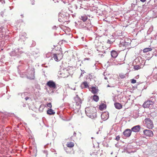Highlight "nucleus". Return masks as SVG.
<instances>
[{
    "instance_id": "f257e3e1",
    "label": "nucleus",
    "mask_w": 157,
    "mask_h": 157,
    "mask_svg": "<svg viewBox=\"0 0 157 157\" xmlns=\"http://www.w3.org/2000/svg\"><path fill=\"white\" fill-rule=\"evenodd\" d=\"M73 68L71 67H68L59 72V76L61 77L65 78L67 77L71 74V71Z\"/></svg>"
},
{
    "instance_id": "f03ea898",
    "label": "nucleus",
    "mask_w": 157,
    "mask_h": 157,
    "mask_svg": "<svg viewBox=\"0 0 157 157\" xmlns=\"http://www.w3.org/2000/svg\"><path fill=\"white\" fill-rule=\"evenodd\" d=\"M85 113L87 116L91 118H94L96 116V110L94 108L88 107L85 108Z\"/></svg>"
},
{
    "instance_id": "7ed1b4c3",
    "label": "nucleus",
    "mask_w": 157,
    "mask_h": 157,
    "mask_svg": "<svg viewBox=\"0 0 157 157\" xmlns=\"http://www.w3.org/2000/svg\"><path fill=\"white\" fill-rule=\"evenodd\" d=\"M74 100L75 101L74 109L75 112H78L81 108L82 101L78 95H76V96L74 97Z\"/></svg>"
},
{
    "instance_id": "20e7f679",
    "label": "nucleus",
    "mask_w": 157,
    "mask_h": 157,
    "mask_svg": "<svg viewBox=\"0 0 157 157\" xmlns=\"http://www.w3.org/2000/svg\"><path fill=\"white\" fill-rule=\"evenodd\" d=\"M141 62L139 58H136L135 59V61L137 63L136 65H135L134 67V68L135 70H138L142 68L145 63V62L144 61H143L141 60V58L140 57Z\"/></svg>"
},
{
    "instance_id": "39448f33",
    "label": "nucleus",
    "mask_w": 157,
    "mask_h": 157,
    "mask_svg": "<svg viewBox=\"0 0 157 157\" xmlns=\"http://www.w3.org/2000/svg\"><path fill=\"white\" fill-rule=\"evenodd\" d=\"M63 56L61 48H59V50L57 51L56 53L53 55V57L54 59L57 61H60L63 57Z\"/></svg>"
},
{
    "instance_id": "423d86ee",
    "label": "nucleus",
    "mask_w": 157,
    "mask_h": 157,
    "mask_svg": "<svg viewBox=\"0 0 157 157\" xmlns=\"http://www.w3.org/2000/svg\"><path fill=\"white\" fill-rule=\"evenodd\" d=\"M27 78L30 79H33L35 78V71L34 68L30 69L29 68L27 70Z\"/></svg>"
},
{
    "instance_id": "0eeeda50",
    "label": "nucleus",
    "mask_w": 157,
    "mask_h": 157,
    "mask_svg": "<svg viewBox=\"0 0 157 157\" xmlns=\"http://www.w3.org/2000/svg\"><path fill=\"white\" fill-rule=\"evenodd\" d=\"M155 99H154V101H151L150 100H148L144 102L143 105V106L145 108H151L153 106V105L154 103V101Z\"/></svg>"
},
{
    "instance_id": "6e6552de",
    "label": "nucleus",
    "mask_w": 157,
    "mask_h": 157,
    "mask_svg": "<svg viewBox=\"0 0 157 157\" xmlns=\"http://www.w3.org/2000/svg\"><path fill=\"white\" fill-rule=\"evenodd\" d=\"M146 125L149 129H152L154 127L153 122L150 118H147L145 120Z\"/></svg>"
},
{
    "instance_id": "1a4fd4ad",
    "label": "nucleus",
    "mask_w": 157,
    "mask_h": 157,
    "mask_svg": "<svg viewBox=\"0 0 157 157\" xmlns=\"http://www.w3.org/2000/svg\"><path fill=\"white\" fill-rule=\"evenodd\" d=\"M46 84L50 88L56 90V83L52 80H50L47 82Z\"/></svg>"
},
{
    "instance_id": "9d476101",
    "label": "nucleus",
    "mask_w": 157,
    "mask_h": 157,
    "mask_svg": "<svg viewBox=\"0 0 157 157\" xmlns=\"http://www.w3.org/2000/svg\"><path fill=\"white\" fill-rule=\"evenodd\" d=\"M144 133L146 136L152 137L153 136V133L151 130L145 129L144 130Z\"/></svg>"
},
{
    "instance_id": "9b49d317",
    "label": "nucleus",
    "mask_w": 157,
    "mask_h": 157,
    "mask_svg": "<svg viewBox=\"0 0 157 157\" xmlns=\"http://www.w3.org/2000/svg\"><path fill=\"white\" fill-rule=\"evenodd\" d=\"M59 21L60 22H63L65 21L67 19L66 16L61 13H59Z\"/></svg>"
},
{
    "instance_id": "f8f14e48",
    "label": "nucleus",
    "mask_w": 157,
    "mask_h": 157,
    "mask_svg": "<svg viewBox=\"0 0 157 157\" xmlns=\"http://www.w3.org/2000/svg\"><path fill=\"white\" fill-rule=\"evenodd\" d=\"M132 131L129 129H127L123 132V134L124 136L126 137H129L131 134Z\"/></svg>"
},
{
    "instance_id": "ddd939ff",
    "label": "nucleus",
    "mask_w": 157,
    "mask_h": 157,
    "mask_svg": "<svg viewBox=\"0 0 157 157\" xmlns=\"http://www.w3.org/2000/svg\"><path fill=\"white\" fill-rule=\"evenodd\" d=\"M19 48L15 49L14 51H12L10 53V55L11 56H15L19 54H21L22 52L19 51Z\"/></svg>"
},
{
    "instance_id": "4468645a",
    "label": "nucleus",
    "mask_w": 157,
    "mask_h": 157,
    "mask_svg": "<svg viewBox=\"0 0 157 157\" xmlns=\"http://www.w3.org/2000/svg\"><path fill=\"white\" fill-rule=\"evenodd\" d=\"M140 126L139 125L135 126L132 127L131 129L132 131L137 132L140 131Z\"/></svg>"
},
{
    "instance_id": "2eb2a0df",
    "label": "nucleus",
    "mask_w": 157,
    "mask_h": 157,
    "mask_svg": "<svg viewBox=\"0 0 157 157\" xmlns=\"http://www.w3.org/2000/svg\"><path fill=\"white\" fill-rule=\"evenodd\" d=\"M89 90L94 94H96L98 92V87L96 86H92L89 88Z\"/></svg>"
},
{
    "instance_id": "dca6fc26",
    "label": "nucleus",
    "mask_w": 157,
    "mask_h": 157,
    "mask_svg": "<svg viewBox=\"0 0 157 157\" xmlns=\"http://www.w3.org/2000/svg\"><path fill=\"white\" fill-rule=\"evenodd\" d=\"M111 57L113 58H115L118 55L117 52L114 50H113L111 52Z\"/></svg>"
},
{
    "instance_id": "f3484780",
    "label": "nucleus",
    "mask_w": 157,
    "mask_h": 157,
    "mask_svg": "<svg viewBox=\"0 0 157 157\" xmlns=\"http://www.w3.org/2000/svg\"><path fill=\"white\" fill-rule=\"evenodd\" d=\"M97 51H98V55L100 57H102L104 56V54L105 53V52L104 51H101L99 49H97Z\"/></svg>"
},
{
    "instance_id": "a211bd4d",
    "label": "nucleus",
    "mask_w": 157,
    "mask_h": 157,
    "mask_svg": "<svg viewBox=\"0 0 157 157\" xmlns=\"http://www.w3.org/2000/svg\"><path fill=\"white\" fill-rule=\"evenodd\" d=\"M81 87L82 89L84 88H87L89 87V85L87 82H83L82 83L81 85Z\"/></svg>"
},
{
    "instance_id": "6ab92c4d",
    "label": "nucleus",
    "mask_w": 157,
    "mask_h": 157,
    "mask_svg": "<svg viewBox=\"0 0 157 157\" xmlns=\"http://www.w3.org/2000/svg\"><path fill=\"white\" fill-rule=\"evenodd\" d=\"M115 108L117 109H120L122 107V105L121 104L119 103L116 102L114 104Z\"/></svg>"
},
{
    "instance_id": "aec40b11",
    "label": "nucleus",
    "mask_w": 157,
    "mask_h": 157,
    "mask_svg": "<svg viewBox=\"0 0 157 157\" xmlns=\"http://www.w3.org/2000/svg\"><path fill=\"white\" fill-rule=\"evenodd\" d=\"M79 18L83 22H85L88 19V17L85 14L82 16H81Z\"/></svg>"
},
{
    "instance_id": "412c9836",
    "label": "nucleus",
    "mask_w": 157,
    "mask_h": 157,
    "mask_svg": "<svg viewBox=\"0 0 157 157\" xmlns=\"http://www.w3.org/2000/svg\"><path fill=\"white\" fill-rule=\"evenodd\" d=\"M21 97L22 98H25L26 96L30 95L29 93H28L27 92H25L22 93H21Z\"/></svg>"
},
{
    "instance_id": "4be33fe9",
    "label": "nucleus",
    "mask_w": 157,
    "mask_h": 157,
    "mask_svg": "<svg viewBox=\"0 0 157 157\" xmlns=\"http://www.w3.org/2000/svg\"><path fill=\"white\" fill-rule=\"evenodd\" d=\"M47 113L49 115H53L55 114V112L52 109H50L47 110Z\"/></svg>"
},
{
    "instance_id": "5701e85b",
    "label": "nucleus",
    "mask_w": 157,
    "mask_h": 157,
    "mask_svg": "<svg viewBox=\"0 0 157 157\" xmlns=\"http://www.w3.org/2000/svg\"><path fill=\"white\" fill-rule=\"evenodd\" d=\"M67 146L68 147H72L74 146V144L72 142H69L67 143Z\"/></svg>"
},
{
    "instance_id": "b1692460",
    "label": "nucleus",
    "mask_w": 157,
    "mask_h": 157,
    "mask_svg": "<svg viewBox=\"0 0 157 157\" xmlns=\"http://www.w3.org/2000/svg\"><path fill=\"white\" fill-rule=\"evenodd\" d=\"M152 50V49L151 48H146L143 49V52L144 53H146L149 51H151Z\"/></svg>"
},
{
    "instance_id": "393cba45",
    "label": "nucleus",
    "mask_w": 157,
    "mask_h": 157,
    "mask_svg": "<svg viewBox=\"0 0 157 157\" xmlns=\"http://www.w3.org/2000/svg\"><path fill=\"white\" fill-rule=\"evenodd\" d=\"M120 45L121 46H122L125 47H126L128 46V43L126 42H122L121 43Z\"/></svg>"
},
{
    "instance_id": "a878e982",
    "label": "nucleus",
    "mask_w": 157,
    "mask_h": 157,
    "mask_svg": "<svg viewBox=\"0 0 157 157\" xmlns=\"http://www.w3.org/2000/svg\"><path fill=\"white\" fill-rule=\"evenodd\" d=\"M93 99L95 101L97 102L99 100V97L98 96L94 95L93 96Z\"/></svg>"
},
{
    "instance_id": "bb28decb",
    "label": "nucleus",
    "mask_w": 157,
    "mask_h": 157,
    "mask_svg": "<svg viewBox=\"0 0 157 157\" xmlns=\"http://www.w3.org/2000/svg\"><path fill=\"white\" fill-rule=\"evenodd\" d=\"M47 106L49 108H51L52 107V104H51V103L50 102H49V103H48L47 104Z\"/></svg>"
},
{
    "instance_id": "cd10ccee",
    "label": "nucleus",
    "mask_w": 157,
    "mask_h": 157,
    "mask_svg": "<svg viewBox=\"0 0 157 157\" xmlns=\"http://www.w3.org/2000/svg\"><path fill=\"white\" fill-rule=\"evenodd\" d=\"M30 96V95H28V96H26L25 98H24L25 100L27 101L29 98Z\"/></svg>"
},
{
    "instance_id": "c85d7f7f",
    "label": "nucleus",
    "mask_w": 157,
    "mask_h": 157,
    "mask_svg": "<svg viewBox=\"0 0 157 157\" xmlns=\"http://www.w3.org/2000/svg\"><path fill=\"white\" fill-rule=\"evenodd\" d=\"M136 82V80L134 79H132L131 81V83H135Z\"/></svg>"
},
{
    "instance_id": "c756f323",
    "label": "nucleus",
    "mask_w": 157,
    "mask_h": 157,
    "mask_svg": "<svg viewBox=\"0 0 157 157\" xmlns=\"http://www.w3.org/2000/svg\"><path fill=\"white\" fill-rule=\"evenodd\" d=\"M120 139V137L119 136H116L115 140H116L117 141H118Z\"/></svg>"
},
{
    "instance_id": "7c9ffc66",
    "label": "nucleus",
    "mask_w": 157,
    "mask_h": 157,
    "mask_svg": "<svg viewBox=\"0 0 157 157\" xmlns=\"http://www.w3.org/2000/svg\"><path fill=\"white\" fill-rule=\"evenodd\" d=\"M112 42L111 41L109 40H108L107 41V43L109 44H112Z\"/></svg>"
},
{
    "instance_id": "2f4dec72",
    "label": "nucleus",
    "mask_w": 157,
    "mask_h": 157,
    "mask_svg": "<svg viewBox=\"0 0 157 157\" xmlns=\"http://www.w3.org/2000/svg\"><path fill=\"white\" fill-rule=\"evenodd\" d=\"M90 59V58H86L84 59V61H85L86 60H89Z\"/></svg>"
},
{
    "instance_id": "473e14b6",
    "label": "nucleus",
    "mask_w": 157,
    "mask_h": 157,
    "mask_svg": "<svg viewBox=\"0 0 157 157\" xmlns=\"http://www.w3.org/2000/svg\"><path fill=\"white\" fill-rule=\"evenodd\" d=\"M31 4L32 5H34V2L35 1L34 0H32L31 1Z\"/></svg>"
},
{
    "instance_id": "72a5a7b5",
    "label": "nucleus",
    "mask_w": 157,
    "mask_h": 157,
    "mask_svg": "<svg viewBox=\"0 0 157 157\" xmlns=\"http://www.w3.org/2000/svg\"><path fill=\"white\" fill-rule=\"evenodd\" d=\"M84 73L85 71H82V72L81 73V75H82Z\"/></svg>"
},
{
    "instance_id": "f704fd0d",
    "label": "nucleus",
    "mask_w": 157,
    "mask_h": 157,
    "mask_svg": "<svg viewBox=\"0 0 157 157\" xmlns=\"http://www.w3.org/2000/svg\"><path fill=\"white\" fill-rule=\"evenodd\" d=\"M105 72L104 73V78L105 79H107V77H105Z\"/></svg>"
},
{
    "instance_id": "c9c22d12",
    "label": "nucleus",
    "mask_w": 157,
    "mask_h": 157,
    "mask_svg": "<svg viewBox=\"0 0 157 157\" xmlns=\"http://www.w3.org/2000/svg\"><path fill=\"white\" fill-rule=\"evenodd\" d=\"M104 106H105V105H101V106H100V109H103V108H102V106H103V107H104Z\"/></svg>"
},
{
    "instance_id": "e433bc0d",
    "label": "nucleus",
    "mask_w": 157,
    "mask_h": 157,
    "mask_svg": "<svg viewBox=\"0 0 157 157\" xmlns=\"http://www.w3.org/2000/svg\"><path fill=\"white\" fill-rule=\"evenodd\" d=\"M107 87H113V86H110L109 85H108L107 86Z\"/></svg>"
},
{
    "instance_id": "4c0bfd02",
    "label": "nucleus",
    "mask_w": 157,
    "mask_h": 157,
    "mask_svg": "<svg viewBox=\"0 0 157 157\" xmlns=\"http://www.w3.org/2000/svg\"><path fill=\"white\" fill-rule=\"evenodd\" d=\"M26 105L25 104H23L22 106L23 107H25L26 106Z\"/></svg>"
},
{
    "instance_id": "58836bf2",
    "label": "nucleus",
    "mask_w": 157,
    "mask_h": 157,
    "mask_svg": "<svg viewBox=\"0 0 157 157\" xmlns=\"http://www.w3.org/2000/svg\"><path fill=\"white\" fill-rule=\"evenodd\" d=\"M140 1L142 2H144L146 1V0H140Z\"/></svg>"
},
{
    "instance_id": "ea45409f",
    "label": "nucleus",
    "mask_w": 157,
    "mask_h": 157,
    "mask_svg": "<svg viewBox=\"0 0 157 157\" xmlns=\"http://www.w3.org/2000/svg\"><path fill=\"white\" fill-rule=\"evenodd\" d=\"M2 27H1V26H0V32L1 31H2Z\"/></svg>"
},
{
    "instance_id": "a19ab883",
    "label": "nucleus",
    "mask_w": 157,
    "mask_h": 157,
    "mask_svg": "<svg viewBox=\"0 0 157 157\" xmlns=\"http://www.w3.org/2000/svg\"><path fill=\"white\" fill-rule=\"evenodd\" d=\"M104 113H103V114H102L101 115V117H102V118H103V116H104Z\"/></svg>"
},
{
    "instance_id": "79ce46f5",
    "label": "nucleus",
    "mask_w": 157,
    "mask_h": 157,
    "mask_svg": "<svg viewBox=\"0 0 157 157\" xmlns=\"http://www.w3.org/2000/svg\"><path fill=\"white\" fill-rule=\"evenodd\" d=\"M76 133L75 132H74V136H75L76 135Z\"/></svg>"
},
{
    "instance_id": "37998d69",
    "label": "nucleus",
    "mask_w": 157,
    "mask_h": 157,
    "mask_svg": "<svg viewBox=\"0 0 157 157\" xmlns=\"http://www.w3.org/2000/svg\"><path fill=\"white\" fill-rule=\"evenodd\" d=\"M74 6H75V7L76 9H77V5H74Z\"/></svg>"
},
{
    "instance_id": "c03bdc74",
    "label": "nucleus",
    "mask_w": 157,
    "mask_h": 157,
    "mask_svg": "<svg viewBox=\"0 0 157 157\" xmlns=\"http://www.w3.org/2000/svg\"><path fill=\"white\" fill-rule=\"evenodd\" d=\"M154 77L155 78L156 80H157V74L156 75H155Z\"/></svg>"
},
{
    "instance_id": "a18cd8bd",
    "label": "nucleus",
    "mask_w": 157,
    "mask_h": 157,
    "mask_svg": "<svg viewBox=\"0 0 157 157\" xmlns=\"http://www.w3.org/2000/svg\"><path fill=\"white\" fill-rule=\"evenodd\" d=\"M139 77V75H137L136 77V78H138Z\"/></svg>"
},
{
    "instance_id": "49530a36",
    "label": "nucleus",
    "mask_w": 157,
    "mask_h": 157,
    "mask_svg": "<svg viewBox=\"0 0 157 157\" xmlns=\"http://www.w3.org/2000/svg\"><path fill=\"white\" fill-rule=\"evenodd\" d=\"M56 26H54L53 27V29H55V28H56Z\"/></svg>"
},
{
    "instance_id": "de8ad7c7",
    "label": "nucleus",
    "mask_w": 157,
    "mask_h": 157,
    "mask_svg": "<svg viewBox=\"0 0 157 157\" xmlns=\"http://www.w3.org/2000/svg\"><path fill=\"white\" fill-rule=\"evenodd\" d=\"M2 14H3V13L2 12H1V15L2 16H2Z\"/></svg>"
},
{
    "instance_id": "09e8293b",
    "label": "nucleus",
    "mask_w": 157,
    "mask_h": 157,
    "mask_svg": "<svg viewBox=\"0 0 157 157\" xmlns=\"http://www.w3.org/2000/svg\"><path fill=\"white\" fill-rule=\"evenodd\" d=\"M21 16L22 17H23V15H21Z\"/></svg>"
},
{
    "instance_id": "8fccbe9b",
    "label": "nucleus",
    "mask_w": 157,
    "mask_h": 157,
    "mask_svg": "<svg viewBox=\"0 0 157 157\" xmlns=\"http://www.w3.org/2000/svg\"><path fill=\"white\" fill-rule=\"evenodd\" d=\"M62 41H65V42H66V41H65V40H62Z\"/></svg>"
}]
</instances>
